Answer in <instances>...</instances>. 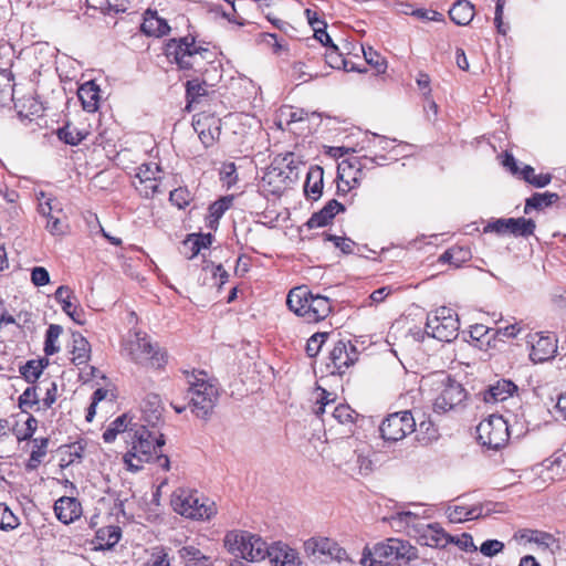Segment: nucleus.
I'll return each mask as SVG.
<instances>
[{
	"label": "nucleus",
	"mask_w": 566,
	"mask_h": 566,
	"mask_svg": "<svg viewBox=\"0 0 566 566\" xmlns=\"http://www.w3.org/2000/svg\"><path fill=\"white\" fill-rule=\"evenodd\" d=\"M130 428H137V424H132V419L127 415H122L113 420L109 426L103 432V439L106 443L115 441L118 433L128 430Z\"/></svg>",
	"instance_id": "nucleus-38"
},
{
	"label": "nucleus",
	"mask_w": 566,
	"mask_h": 566,
	"mask_svg": "<svg viewBox=\"0 0 566 566\" xmlns=\"http://www.w3.org/2000/svg\"><path fill=\"white\" fill-rule=\"evenodd\" d=\"M54 297L67 316H70L76 324H84L83 310L77 306L76 296L69 286H59L54 293Z\"/></svg>",
	"instance_id": "nucleus-24"
},
{
	"label": "nucleus",
	"mask_w": 566,
	"mask_h": 566,
	"mask_svg": "<svg viewBox=\"0 0 566 566\" xmlns=\"http://www.w3.org/2000/svg\"><path fill=\"white\" fill-rule=\"evenodd\" d=\"M122 353L135 364L147 368L161 369L167 363L166 353L142 331L128 332L122 343Z\"/></svg>",
	"instance_id": "nucleus-4"
},
{
	"label": "nucleus",
	"mask_w": 566,
	"mask_h": 566,
	"mask_svg": "<svg viewBox=\"0 0 566 566\" xmlns=\"http://www.w3.org/2000/svg\"><path fill=\"white\" fill-rule=\"evenodd\" d=\"M359 353L350 342H337L328 356L327 368L333 375H343L358 360Z\"/></svg>",
	"instance_id": "nucleus-18"
},
{
	"label": "nucleus",
	"mask_w": 566,
	"mask_h": 566,
	"mask_svg": "<svg viewBox=\"0 0 566 566\" xmlns=\"http://www.w3.org/2000/svg\"><path fill=\"white\" fill-rule=\"evenodd\" d=\"M450 20L457 25H468L474 18V6L468 0H457L449 10Z\"/></svg>",
	"instance_id": "nucleus-32"
},
{
	"label": "nucleus",
	"mask_w": 566,
	"mask_h": 566,
	"mask_svg": "<svg viewBox=\"0 0 566 566\" xmlns=\"http://www.w3.org/2000/svg\"><path fill=\"white\" fill-rule=\"evenodd\" d=\"M492 333L493 329L483 324L472 325L469 331L470 337L474 342V346L484 350L490 347L491 338H494Z\"/></svg>",
	"instance_id": "nucleus-42"
},
{
	"label": "nucleus",
	"mask_w": 566,
	"mask_h": 566,
	"mask_svg": "<svg viewBox=\"0 0 566 566\" xmlns=\"http://www.w3.org/2000/svg\"><path fill=\"white\" fill-rule=\"evenodd\" d=\"M424 537L428 539L427 545L446 547L448 544L453 543V537L444 532L438 524H430L427 527Z\"/></svg>",
	"instance_id": "nucleus-41"
},
{
	"label": "nucleus",
	"mask_w": 566,
	"mask_h": 566,
	"mask_svg": "<svg viewBox=\"0 0 566 566\" xmlns=\"http://www.w3.org/2000/svg\"><path fill=\"white\" fill-rule=\"evenodd\" d=\"M48 361L43 360H29L25 365L20 368L21 375L28 382H34L43 373Z\"/></svg>",
	"instance_id": "nucleus-51"
},
{
	"label": "nucleus",
	"mask_w": 566,
	"mask_h": 566,
	"mask_svg": "<svg viewBox=\"0 0 566 566\" xmlns=\"http://www.w3.org/2000/svg\"><path fill=\"white\" fill-rule=\"evenodd\" d=\"M273 163L279 170H282L283 177H286L284 179L291 187L298 180L300 169L304 165L302 156L293 151L277 154Z\"/></svg>",
	"instance_id": "nucleus-22"
},
{
	"label": "nucleus",
	"mask_w": 566,
	"mask_h": 566,
	"mask_svg": "<svg viewBox=\"0 0 566 566\" xmlns=\"http://www.w3.org/2000/svg\"><path fill=\"white\" fill-rule=\"evenodd\" d=\"M266 557H270L273 566H302L297 552L282 542L269 546Z\"/></svg>",
	"instance_id": "nucleus-25"
},
{
	"label": "nucleus",
	"mask_w": 566,
	"mask_h": 566,
	"mask_svg": "<svg viewBox=\"0 0 566 566\" xmlns=\"http://www.w3.org/2000/svg\"><path fill=\"white\" fill-rule=\"evenodd\" d=\"M164 444V434L146 427V424L130 428V449L124 455L127 469L133 472L139 471L144 463L154 460Z\"/></svg>",
	"instance_id": "nucleus-3"
},
{
	"label": "nucleus",
	"mask_w": 566,
	"mask_h": 566,
	"mask_svg": "<svg viewBox=\"0 0 566 566\" xmlns=\"http://www.w3.org/2000/svg\"><path fill=\"white\" fill-rule=\"evenodd\" d=\"M304 553L308 557L324 556L338 563L350 560L348 553L334 538L316 535L303 543Z\"/></svg>",
	"instance_id": "nucleus-16"
},
{
	"label": "nucleus",
	"mask_w": 566,
	"mask_h": 566,
	"mask_svg": "<svg viewBox=\"0 0 566 566\" xmlns=\"http://www.w3.org/2000/svg\"><path fill=\"white\" fill-rule=\"evenodd\" d=\"M72 361L76 366L86 365L91 358V345L80 333L72 334Z\"/></svg>",
	"instance_id": "nucleus-33"
},
{
	"label": "nucleus",
	"mask_w": 566,
	"mask_h": 566,
	"mask_svg": "<svg viewBox=\"0 0 566 566\" xmlns=\"http://www.w3.org/2000/svg\"><path fill=\"white\" fill-rule=\"evenodd\" d=\"M20 525L19 517L11 511V509L0 503V528L3 531H12Z\"/></svg>",
	"instance_id": "nucleus-55"
},
{
	"label": "nucleus",
	"mask_w": 566,
	"mask_h": 566,
	"mask_svg": "<svg viewBox=\"0 0 566 566\" xmlns=\"http://www.w3.org/2000/svg\"><path fill=\"white\" fill-rule=\"evenodd\" d=\"M101 90L93 81L86 82L78 87L77 95L86 112L93 113L98 109Z\"/></svg>",
	"instance_id": "nucleus-31"
},
{
	"label": "nucleus",
	"mask_w": 566,
	"mask_h": 566,
	"mask_svg": "<svg viewBox=\"0 0 566 566\" xmlns=\"http://www.w3.org/2000/svg\"><path fill=\"white\" fill-rule=\"evenodd\" d=\"M170 503L176 513L187 518L203 520L210 517V507L197 491L177 489L171 494Z\"/></svg>",
	"instance_id": "nucleus-11"
},
{
	"label": "nucleus",
	"mask_w": 566,
	"mask_h": 566,
	"mask_svg": "<svg viewBox=\"0 0 566 566\" xmlns=\"http://www.w3.org/2000/svg\"><path fill=\"white\" fill-rule=\"evenodd\" d=\"M86 132L78 129L72 124H66L57 130L59 138L72 146L78 145L86 137Z\"/></svg>",
	"instance_id": "nucleus-49"
},
{
	"label": "nucleus",
	"mask_w": 566,
	"mask_h": 566,
	"mask_svg": "<svg viewBox=\"0 0 566 566\" xmlns=\"http://www.w3.org/2000/svg\"><path fill=\"white\" fill-rule=\"evenodd\" d=\"M459 328L458 314L450 307L441 306L427 317L426 333L440 342L454 340L458 337Z\"/></svg>",
	"instance_id": "nucleus-8"
},
{
	"label": "nucleus",
	"mask_w": 566,
	"mask_h": 566,
	"mask_svg": "<svg viewBox=\"0 0 566 566\" xmlns=\"http://www.w3.org/2000/svg\"><path fill=\"white\" fill-rule=\"evenodd\" d=\"M356 412L348 405H338L335 407L333 418L340 424L354 423Z\"/></svg>",
	"instance_id": "nucleus-61"
},
{
	"label": "nucleus",
	"mask_w": 566,
	"mask_h": 566,
	"mask_svg": "<svg viewBox=\"0 0 566 566\" xmlns=\"http://www.w3.org/2000/svg\"><path fill=\"white\" fill-rule=\"evenodd\" d=\"M518 175L522 177L523 180L537 188H543L547 186L552 180V176L549 174L537 175L535 172V169L530 165H525L521 169Z\"/></svg>",
	"instance_id": "nucleus-46"
},
{
	"label": "nucleus",
	"mask_w": 566,
	"mask_h": 566,
	"mask_svg": "<svg viewBox=\"0 0 566 566\" xmlns=\"http://www.w3.org/2000/svg\"><path fill=\"white\" fill-rule=\"evenodd\" d=\"M219 181L226 190L231 189L239 181L237 166L232 161L223 163L219 169Z\"/></svg>",
	"instance_id": "nucleus-44"
},
{
	"label": "nucleus",
	"mask_w": 566,
	"mask_h": 566,
	"mask_svg": "<svg viewBox=\"0 0 566 566\" xmlns=\"http://www.w3.org/2000/svg\"><path fill=\"white\" fill-rule=\"evenodd\" d=\"M140 30L149 36L160 38L166 35L170 28L165 19L158 17L157 12L147 10Z\"/></svg>",
	"instance_id": "nucleus-30"
},
{
	"label": "nucleus",
	"mask_w": 566,
	"mask_h": 566,
	"mask_svg": "<svg viewBox=\"0 0 566 566\" xmlns=\"http://www.w3.org/2000/svg\"><path fill=\"white\" fill-rule=\"evenodd\" d=\"M344 209L345 208L342 203L332 199L319 211L312 214L307 220L306 226L308 229L325 227Z\"/></svg>",
	"instance_id": "nucleus-29"
},
{
	"label": "nucleus",
	"mask_w": 566,
	"mask_h": 566,
	"mask_svg": "<svg viewBox=\"0 0 566 566\" xmlns=\"http://www.w3.org/2000/svg\"><path fill=\"white\" fill-rule=\"evenodd\" d=\"M192 127L195 132L198 134L199 139L201 143L209 147L212 144V118L211 115L201 112L196 115H193L192 118Z\"/></svg>",
	"instance_id": "nucleus-34"
},
{
	"label": "nucleus",
	"mask_w": 566,
	"mask_h": 566,
	"mask_svg": "<svg viewBox=\"0 0 566 566\" xmlns=\"http://www.w3.org/2000/svg\"><path fill=\"white\" fill-rule=\"evenodd\" d=\"M223 543L229 553L250 562L263 560L269 554V545L260 536L245 531L228 532Z\"/></svg>",
	"instance_id": "nucleus-7"
},
{
	"label": "nucleus",
	"mask_w": 566,
	"mask_h": 566,
	"mask_svg": "<svg viewBox=\"0 0 566 566\" xmlns=\"http://www.w3.org/2000/svg\"><path fill=\"white\" fill-rule=\"evenodd\" d=\"M524 331V325L522 322H515L505 327H500L493 331L492 336H502L506 338H515Z\"/></svg>",
	"instance_id": "nucleus-63"
},
{
	"label": "nucleus",
	"mask_w": 566,
	"mask_h": 566,
	"mask_svg": "<svg viewBox=\"0 0 566 566\" xmlns=\"http://www.w3.org/2000/svg\"><path fill=\"white\" fill-rule=\"evenodd\" d=\"M324 187V169L314 165L308 168L304 184V195L308 200L316 201L322 197Z\"/></svg>",
	"instance_id": "nucleus-28"
},
{
	"label": "nucleus",
	"mask_w": 566,
	"mask_h": 566,
	"mask_svg": "<svg viewBox=\"0 0 566 566\" xmlns=\"http://www.w3.org/2000/svg\"><path fill=\"white\" fill-rule=\"evenodd\" d=\"M325 61L333 69L346 67L345 59L334 43H331V45L326 48Z\"/></svg>",
	"instance_id": "nucleus-60"
},
{
	"label": "nucleus",
	"mask_w": 566,
	"mask_h": 566,
	"mask_svg": "<svg viewBox=\"0 0 566 566\" xmlns=\"http://www.w3.org/2000/svg\"><path fill=\"white\" fill-rule=\"evenodd\" d=\"M38 199V210L40 214L43 217H49L53 213L62 214L63 207L62 203L54 197L49 196L44 191H40L36 195Z\"/></svg>",
	"instance_id": "nucleus-40"
},
{
	"label": "nucleus",
	"mask_w": 566,
	"mask_h": 566,
	"mask_svg": "<svg viewBox=\"0 0 566 566\" xmlns=\"http://www.w3.org/2000/svg\"><path fill=\"white\" fill-rule=\"evenodd\" d=\"M479 443L488 449L500 450L510 439L509 424L502 416L491 415L476 427Z\"/></svg>",
	"instance_id": "nucleus-10"
},
{
	"label": "nucleus",
	"mask_w": 566,
	"mask_h": 566,
	"mask_svg": "<svg viewBox=\"0 0 566 566\" xmlns=\"http://www.w3.org/2000/svg\"><path fill=\"white\" fill-rule=\"evenodd\" d=\"M63 332L62 326L56 324H51L46 329L45 342H44V353L48 356L54 355L60 350L59 338Z\"/></svg>",
	"instance_id": "nucleus-48"
},
{
	"label": "nucleus",
	"mask_w": 566,
	"mask_h": 566,
	"mask_svg": "<svg viewBox=\"0 0 566 566\" xmlns=\"http://www.w3.org/2000/svg\"><path fill=\"white\" fill-rule=\"evenodd\" d=\"M291 312L308 324H316L327 318L332 311V301L321 294H314L306 285L295 286L286 296Z\"/></svg>",
	"instance_id": "nucleus-1"
},
{
	"label": "nucleus",
	"mask_w": 566,
	"mask_h": 566,
	"mask_svg": "<svg viewBox=\"0 0 566 566\" xmlns=\"http://www.w3.org/2000/svg\"><path fill=\"white\" fill-rule=\"evenodd\" d=\"M559 199L555 192L534 193L525 201L524 212L527 214L532 210H543L546 207L552 206Z\"/></svg>",
	"instance_id": "nucleus-39"
},
{
	"label": "nucleus",
	"mask_w": 566,
	"mask_h": 566,
	"mask_svg": "<svg viewBox=\"0 0 566 566\" xmlns=\"http://www.w3.org/2000/svg\"><path fill=\"white\" fill-rule=\"evenodd\" d=\"M277 116L280 126L283 124L290 125L307 119V113L304 109L294 107L292 105L281 106Z\"/></svg>",
	"instance_id": "nucleus-43"
},
{
	"label": "nucleus",
	"mask_w": 566,
	"mask_h": 566,
	"mask_svg": "<svg viewBox=\"0 0 566 566\" xmlns=\"http://www.w3.org/2000/svg\"><path fill=\"white\" fill-rule=\"evenodd\" d=\"M142 566H170L168 549L163 546L154 547Z\"/></svg>",
	"instance_id": "nucleus-56"
},
{
	"label": "nucleus",
	"mask_w": 566,
	"mask_h": 566,
	"mask_svg": "<svg viewBox=\"0 0 566 566\" xmlns=\"http://www.w3.org/2000/svg\"><path fill=\"white\" fill-rule=\"evenodd\" d=\"M211 243L212 237L210 233H191L188 234L187 238L181 242L180 253L189 260L201 255L205 263L202 271L207 272L210 268V264L206 261V258L211 253Z\"/></svg>",
	"instance_id": "nucleus-20"
},
{
	"label": "nucleus",
	"mask_w": 566,
	"mask_h": 566,
	"mask_svg": "<svg viewBox=\"0 0 566 566\" xmlns=\"http://www.w3.org/2000/svg\"><path fill=\"white\" fill-rule=\"evenodd\" d=\"M13 76L8 70H0V106L7 105L13 96Z\"/></svg>",
	"instance_id": "nucleus-50"
},
{
	"label": "nucleus",
	"mask_w": 566,
	"mask_h": 566,
	"mask_svg": "<svg viewBox=\"0 0 566 566\" xmlns=\"http://www.w3.org/2000/svg\"><path fill=\"white\" fill-rule=\"evenodd\" d=\"M544 481H559L566 478V451L557 450L542 463Z\"/></svg>",
	"instance_id": "nucleus-23"
},
{
	"label": "nucleus",
	"mask_w": 566,
	"mask_h": 566,
	"mask_svg": "<svg viewBox=\"0 0 566 566\" xmlns=\"http://www.w3.org/2000/svg\"><path fill=\"white\" fill-rule=\"evenodd\" d=\"M472 253L470 248L453 245L446 250L440 256L439 262L448 263L454 268H460L463 263L470 261Z\"/></svg>",
	"instance_id": "nucleus-36"
},
{
	"label": "nucleus",
	"mask_w": 566,
	"mask_h": 566,
	"mask_svg": "<svg viewBox=\"0 0 566 566\" xmlns=\"http://www.w3.org/2000/svg\"><path fill=\"white\" fill-rule=\"evenodd\" d=\"M419 408L396 411L389 413L381 422L379 430L381 438L386 441L397 442L405 439L408 434L416 431V416Z\"/></svg>",
	"instance_id": "nucleus-9"
},
{
	"label": "nucleus",
	"mask_w": 566,
	"mask_h": 566,
	"mask_svg": "<svg viewBox=\"0 0 566 566\" xmlns=\"http://www.w3.org/2000/svg\"><path fill=\"white\" fill-rule=\"evenodd\" d=\"M363 53L366 62L371 65L377 73H385L387 69L386 60L371 46L367 49L363 46Z\"/></svg>",
	"instance_id": "nucleus-58"
},
{
	"label": "nucleus",
	"mask_w": 566,
	"mask_h": 566,
	"mask_svg": "<svg viewBox=\"0 0 566 566\" xmlns=\"http://www.w3.org/2000/svg\"><path fill=\"white\" fill-rule=\"evenodd\" d=\"M304 14L313 31L318 28L327 27L326 22L322 19V13L316 7L305 9Z\"/></svg>",
	"instance_id": "nucleus-64"
},
{
	"label": "nucleus",
	"mask_w": 566,
	"mask_h": 566,
	"mask_svg": "<svg viewBox=\"0 0 566 566\" xmlns=\"http://www.w3.org/2000/svg\"><path fill=\"white\" fill-rule=\"evenodd\" d=\"M467 399V390L457 380L447 377L441 381L439 392L433 400V410L437 413H447L457 410Z\"/></svg>",
	"instance_id": "nucleus-15"
},
{
	"label": "nucleus",
	"mask_w": 566,
	"mask_h": 566,
	"mask_svg": "<svg viewBox=\"0 0 566 566\" xmlns=\"http://www.w3.org/2000/svg\"><path fill=\"white\" fill-rule=\"evenodd\" d=\"M61 214L53 213L48 218V222L45 226V229L52 234V235H63L67 232L69 226L64 218L60 217Z\"/></svg>",
	"instance_id": "nucleus-59"
},
{
	"label": "nucleus",
	"mask_w": 566,
	"mask_h": 566,
	"mask_svg": "<svg viewBox=\"0 0 566 566\" xmlns=\"http://www.w3.org/2000/svg\"><path fill=\"white\" fill-rule=\"evenodd\" d=\"M143 424L155 429L161 422L163 406L160 397L156 394H149L142 403Z\"/></svg>",
	"instance_id": "nucleus-27"
},
{
	"label": "nucleus",
	"mask_w": 566,
	"mask_h": 566,
	"mask_svg": "<svg viewBox=\"0 0 566 566\" xmlns=\"http://www.w3.org/2000/svg\"><path fill=\"white\" fill-rule=\"evenodd\" d=\"M207 94L208 90L206 83H200L197 80L187 82V97L189 99L188 107H191L195 103H199V98Z\"/></svg>",
	"instance_id": "nucleus-57"
},
{
	"label": "nucleus",
	"mask_w": 566,
	"mask_h": 566,
	"mask_svg": "<svg viewBox=\"0 0 566 566\" xmlns=\"http://www.w3.org/2000/svg\"><path fill=\"white\" fill-rule=\"evenodd\" d=\"M328 337V332H317L313 334L306 342L305 352L307 356L316 357Z\"/></svg>",
	"instance_id": "nucleus-54"
},
{
	"label": "nucleus",
	"mask_w": 566,
	"mask_h": 566,
	"mask_svg": "<svg viewBox=\"0 0 566 566\" xmlns=\"http://www.w3.org/2000/svg\"><path fill=\"white\" fill-rule=\"evenodd\" d=\"M35 386L28 387L19 397V407L23 412H27L34 407H38L40 409V399L36 392Z\"/></svg>",
	"instance_id": "nucleus-52"
},
{
	"label": "nucleus",
	"mask_w": 566,
	"mask_h": 566,
	"mask_svg": "<svg viewBox=\"0 0 566 566\" xmlns=\"http://www.w3.org/2000/svg\"><path fill=\"white\" fill-rule=\"evenodd\" d=\"M122 531L118 526L109 525L96 532V545L99 549H111L120 539Z\"/></svg>",
	"instance_id": "nucleus-37"
},
{
	"label": "nucleus",
	"mask_w": 566,
	"mask_h": 566,
	"mask_svg": "<svg viewBox=\"0 0 566 566\" xmlns=\"http://www.w3.org/2000/svg\"><path fill=\"white\" fill-rule=\"evenodd\" d=\"M417 558V549L409 542L400 538H387L373 547L365 546L361 553L363 566H392L400 562Z\"/></svg>",
	"instance_id": "nucleus-5"
},
{
	"label": "nucleus",
	"mask_w": 566,
	"mask_h": 566,
	"mask_svg": "<svg viewBox=\"0 0 566 566\" xmlns=\"http://www.w3.org/2000/svg\"><path fill=\"white\" fill-rule=\"evenodd\" d=\"M517 387L513 381L501 379L496 381V384L490 386L484 399L486 402L504 401L512 397Z\"/></svg>",
	"instance_id": "nucleus-35"
},
{
	"label": "nucleus",
	"mask_w": 566,
	"mask_h": 566,
	"mask_svg": "<svg viewBox=\"0 0 566 566\" xmlns=\"http://www.w3.org/2000/svg\"><path fill=\"white\" fill-rule=\"evenodd\" d=\"M135 190L143 198H154L164 191L163 170L156 163L142 164L135 169L132 180Z\"/></svg>",
	"instance_id": "nucleus-13"
},
{
	"label": "nucleus",
	"mask_w": 566,
	"mask_h": 566,
	"mask_svg": "<svg viewBox=\"0 0 566 566\" xmlns=\"http://www.w3.org/2000/svg\"><path fill=\"white\" fill-rule=\"evenodd\" d=\"M394 156H353L344 159L337 167V193H347L352 189L359 187L360 184L371 177L376 166L386 165L389 160H396Z\"/></svg>",
	"instance_id": "nucleus-2"
},
{
	"label": "nucleus",
	"mask_w": 566,
	"mask_h": 566,
	"mask_svg": "<svg viewBox=\"0 0 566 566\" xmlns=\"http://www.w3.org/2000/svg\"><path fill=\"white\" fill-rule=\"evenodd\" d=\"M493 502H471L465 496L455 499L446 509V515L451 523H464L489 516L496 512Z\"/></svg>",
	"instance_id": "nucleus-12"
},
{
	"label": "nucleus",
	"mask_w": 566,
	"mask_h": 566,
	"mask_svg": "<svg viewBox=\"0 0 566 566\" xmlns=\"http://www.w3.org/2000/svg\"><path fill=\"white\" fill-rule=\"evenodd\" d=\"M521 538L528 543H535L544 547H549L555 542V538L551 533L532 528L522 530Z\"/></svg>",
	"instance_id": "nucleus-45"
},
{
	"label": "nucleus",
	"mask_w": 566,
	"mask_h": 566,
	"mask_svg": "<svg viewBox=\"0 0 566 566\" xmlns=\"http://www.w3.org/2000/svg\"><path fill=\"white\" fill-rule=\"evenodd\" d=\"M189 385L187 391L188 406L171 403L177 413L190 408L199 419L208 421L212 411V384L208 374L203 370H193L187 374Z\"/></svg>",
	"instance_id": "nucleus-6"
},
{
	"label": "nucleus",
	"mask_w": 566,
	"mask_h": 566,
	"mask_svg": "<svg viewBox=\"0 0 566 566\" xmlns=\"http://www.w3.org/2000/svg\"><path fill=\"white\" fill-rule=\"evenodd\" d=\"M273 160L270 166L264 170L263 176L259 182V188L264 196L281 197L291 186L286 182Z\"/></svg>",
	"instance_id": "nucleus-21"
},
{
	"label": "nucleus",
	"mask_w": 566,
	"mask_h": 566,
	"mask_svg": "<svg viewBox=\"0 0 566 566\" xmlns=\"http://www.w3.org/2000/svg\"><path fill=\"white\" fill-rule=\"evenodd\" d=\"M416 417H418L419 419L418 429H416L417 440L424 444H428L436 440L439 436L436 424L430 419L421 420L418 415Z\"/></svg>",
	"instance_id": "nucleus-47"
},
{
	"label": "nucleus",
	"mask_w": 566,
	"mask_h": 566,
	"mask_svg": "<svg viewBox=\"0 0 566 566\" xmlns=\"http://www.w3.org/2000/svg\"><path fill=\"white\" fill-rule=\"evenodd\" d=\"M169 200L177 208L184 209L189 205L191 196L186 188H177L170 191Z\"/></svg>",
	"instance_id": "nucleus-62"
},
{
	"label": "nucleus",
	"mask_w": 566,
	"mask_h": 566,
	"mask_svg": "<svg viewBox=\"0 0 566 566\" xmlns=\"http://www.w3.org/2000/svg\"><path fill=\"white\" fill-rule=\"evenodd\" d=\"M527 344L530 345V359L535 364L554 358L558 348L557 338L552 334H530Z\"/></svg>",
	"instance_id": "nucleus-19"
},
{
	"label": "nucleus",
	"mask_w": 566,
	"mask_h": 566,
	"mask_svg": "<svg viewBox=\"0 0 566 566\" xmlns=\"http://www.w3.org/2000/svg\"><path fill=\"white\" fill-rule=\"evenodd\" d=\"M46 448H48V439H34L33 440V449L30 454L28 468L29 469H35L41 462L42 459L46 454Z\"/></svg>",
	"instance_id": "nucleus-53"
},
{
	"label": "nucleus",
	"mask_w": 566,
	"mask_h": 566,
	"mask_svg": "<svg viewBox=\"0 0 566 566\" xmlns=\"http://www.w3.org/2000/svg\"><path fill=\"white\" fill-rule=\"evenodd\" d=\"M54 512L60 522L71 524L82 515V505L75 497L62 496L54 504Z\"/></svg>",
	"instance_id": "nucleus-26"
},
{
	"label": "nucleus",
	"mask_w": 566,
	"mask_h": 566,
	"mask_svg": "<svg viewBox=\"0 0 566 566\" xmlns=\"http://www.w3.org/2000/svg\"><path fill=\"white\" fill-rule=\"evenodd\" d=\"M207 49L197 46L195 39L185 36L180 39H170L165 45V54L171 63H176L179 69L188 70L193 66L197 57Z\"/></svg>",
	"instance_id": "nucleus-14"
},
{
	"label": "nucleus",
	"mask_w": 566,
	"mask_h": 566,
	"mask_svg": "<svg viewBox=\"0 0 566 566\" xmlns=\"http://www.w3.org/2000/svg\"><path fill=\"white\" fill-rule=\"evenodd\" d=\"M536 224L534 220L526 218H500L490 221L484 228V233L494 232L499 235L506 233L514 237H530L534 233Z\"/></svg>",
	"instance_id": "nucleus-17"
}]
</instances>
